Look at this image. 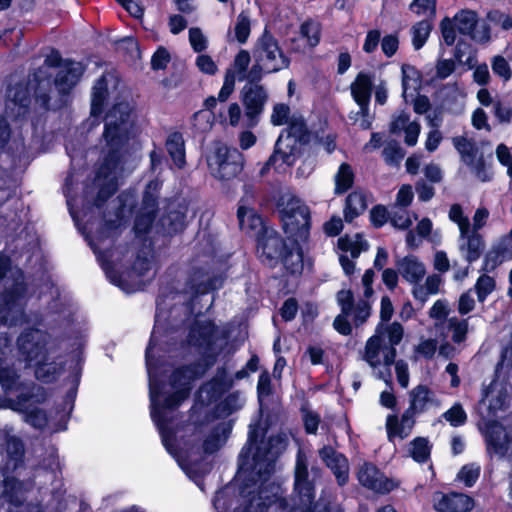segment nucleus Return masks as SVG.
<instances>
[{
	"label": "nucleus",
	"instance_id": "obj_1",
	"mask_svg": "<svg viewBox=\"0 0 512 512\" xmlns=\"http://www.w3.org/2000/svg\"><path fill=\"white\" fill-rule=\"evenodd\" d=\"M168 335L159 331L156 325L152 331L146 349V367L149 377V398L151 418L158 428L162 443L166 450L176 459L179 466L203 490L198 478L207 472V464H198L197 460L204 454L218 451L227 441L231 431L230 421L220 422L211 428H205L193 434V438L185 442L184 447H174V431L171 427L176 410L186 400L191 391V382L196 378L194 367L176 369L169 382H160L162 353L170 352Z\"/></svg>",
	"mask_w": 512,
	"mask_h": 512
},
{
	"label": "nucleus",
	"instance_id": "obj_2",
	"mask_svg": "<svg viewBox=\"0 0 512 512\" xmlns=\"http://www.w3.org/2000/svg\"><path fill=\"white\" fill-rule=\"evenodd\" d=\"M288 436L279 433L265 440V430L259 423L250 424L248 441L239 455V472L247 475L257 485L254 491L247 492L248 504L245 508L234 512H264L266 508L278 500L279 486L269 481L274 470L277 456L285 449ZM213 505L218 512H226L225 492L216 493Z\"/></svg>",
	"mask_w": 512,
	"mask_h": 512
},
{
	"label": "nucleus",
	"instance_id": "obj_3",
	"mask_svg": "<svg viewBox=\"0 0 512 512\" xmlns=\"http://www.w3.org/2000/svg\"><path fill=\"white\" fill-rule=\"evenodd\" d=\"M133 128L131 107L127 102L114 105L105 117L103 133L107 152L93 181L92 187L87 188L86 199L94 200V205L100 207L119 185V181L127 175L132 167L128 165L123 147L130 138Z\"/></svg>",
	"mask_w": 512,
	"mask_h": 512
},
{
	"label": "nucleus",
	"instance_id": "obj_4",
	"mask_svg": "<svg viewBox=\"0 0 512 512\" xmlns=\"http://www.w3.org/2000/svg\"><path fill=\"white\" fill-rule=\"evenodd\" d=\"M0 384L6 392L21 391L15 399L5 400V407L24 414V420L31 426L43 429L48 423L46 413L34 407L44 402L47 394L44 388L35 384L27 385L20 381L16 369L17 360L11 349V341L7 337H0Z\"/></svg>",
	"mask_w": 512,
	"mask_h": 512
},
{
	"label": "nucleus",
	"instance_id": "obj_5",
	"mask_svg": "<svg viewBox=\"0 0 512 512\" xmlns=\"http://www.w3.org/2000/svg\"><path fill=\"white\" fill-rule=\"evenodd\" d=\"M160 188L161 182L159 180H152L147 184L141 207L135 218L134 231L139 238L153 230L157 234L172 235L184 228V209L181 207L176 209L174 204L170 205L166 215L156 224H153L157 208V195Z\"/></svg>",
	"mask_w": 512,
	"mask_h": 512
},
{
	"label": "nucleus",
	"instance_id": "obj_6",
	"mask_svg": "<svg viewBox=\"0 0 512 512\" xmlns=\"http://www.w3.org/2000/svg\"><path fill=\"white\" fill-rule=\"evenodd\" d=\"M403 334L402 325L394 322L379 326L366 343L364 360L374 369L383 366V370L378 371V377L386 383L391 381L390 366L395 362V346L401 342Z\"/></svg>",
	"mask_w": 512,
	"mask_h": 512
},
{
	"label": "nucleus",
	"instance_id": "obj_7",
	"mask_svg": "<svg viewBox=\"0 0 512 512\" xmlns=\"http://www.w3.org/2000/svg\"><path fill=\"white\" fill-rule=\"evenodd\" d=\"M119 201L121 203L118 213H117V221L116 222H106L103 230H101L95 237L86 235V238L89 242V245L93 249L94 253L97 255V259L100 262L103 270L106 273L107 278L111 283L120 287L122 290L127 291L124 283L121 279V276H118L114 271L112 266V257L113 253L109 250H106L105 241L109 238L113 239L117 233L118 228L121 226L122 219L125 216L126 210H130L131 206L134 203L133 195L130 194H122L119 196Z\"/></svg>",
	"mask_w": 512,
	"mask_h": 512
},
{
	"label": "nucleus",
	"instance_id": "obj_8",
	"mask_svg": "<svg viewBox=\"0 0 512 512\" xmlns=\"http://www.w3.org/2000/svg\"><path fill=\"white\" fill-rule=\"evenodd\" d=\"M252 55L255 62L250 69L252 80H259L262 72H278L289 66V59L283 54L277 40L267 31L257 39Z\"/></svg>",
	"mask_w": 512,
	"mask_h": 512
},
{
	"label": "nucleus",
	"instance_id": "obj_9",
	"mask_svg": "<svg viewBox=\"0 0 512 512\" xmlns=\"http://www.w3.org/2000/svg\"><path fill=\"white\" fill-rule=\"evenodd\" d=\"M228 337L226 327L198 319L189 331L188 343L197 347L206 357L215 358L227 346Z\"/></svg>",
	"mask_w": 512,
	"mask_h": 512
},
{
	"label": "nucleus",
	"instance_id": "obj_10",
	"mask_svg": "<svg viewBox=\"0 0 512 512\" xmlns=\"http://www.w3.org/2000/svg\"><path fill=\"white\" fill-rule=\"evenodd\" d=\"M448 217L458 226L459 237L457 244L461 256L468 263L477 261L485 248L483 236L479 232L471 230L470 220L464 214L459 204H453L450 207Z\"/></svg>",
	"mask_w": 512,
	"mask_h": 512
},
{
	"label": "nucleus",
	"instance_id": "obj_11",
	"mask_svg": "<svg viewBox=\"0 0 512 512\" xmlns=\"http://www.w3.org/2000/svg\"><path fill=\"white\" fill-rule=\"evenodd\" d=\"M207 165L214 178L231 180L241 172L243 156L236 148L217 143L207 156Z\"/></svg>",
	"mask_w": 512,
	"mask_h": 512
},
{
	"label": "nucleus",
	"instance_id": "obj_12",
	"mask_svg": "<svg viewBox=\"0 0 512 512\" xmlns=\"http://www.w3.org/2000/svg\"><path fill=\"white\" fill-rule=\"evenodd\" d=\"M30 484H25L8 475L7 469L0 470V494L10 503L7 512H60L54 502L42 508L38 505H23Z\"/></svg>",
	"mask_w": 512,
	"mask_h": 512
},
{
	"label": "nucleus",
	"instance_id": "obj_13",
	"mask_svg": "<svg viewBox=\"0 0 512 512\" xmlns=\"http://www.w3.org/2000/svg\"><path fill=\"white\" fill-rule=\"evenodd\" d=\"M18 351L28 365L46 360L48 354H53L55 347L50 335L39 329H29L21 333L17 340Z\"/></svg>",
	"mask_w": 512,
	"mask_h": 512
},
{
	"label": "nucleus",
	"instance_id": "obj_14",
	"mask_svg": "<svg viewBox=\"0 0 512 512\" xmlns=\"http://www.w3.org/2000/svg\"><path fill=\"white\" fill-rule=\"evenodd\" d=\"M285 232L295 241L305 239L310 228V210L298 198L292 197L281 210Z\"/></svg>",
	"mask_w": 512,
	"mask_h": 512
},
{
	"label": "nucleus",
	"instance_id": "obj_15",
	"mask_svg": "<svg viewBox=\"0 0 512 512\" xmlns=\"http://www.w3.org/2000/svg\"><path fill=\"white\" fill-rule=\"evenodd\" d=\"M308 476V460L305 453L299 449L295 465V491L299 496L300 505L294 507L291 512H314V486Z\"/></svg>",
	"mask_w": 512,
	"mask_h": 512
},
{
	"label": "nucleus",
	"instance_id": "obj_16",
	"mask_svg": "<svg viewBox=\"0 0 512 512\" xmlns=\"http://www.w3.org/2000/svg\"><path fill=\"white\" fill-rule=\"evenodd\" d=\"M26 288L23 282H16L12 290L0 296V323L15 326L24 319L23 299Z\"/></svg>",
	"mask_w": 512,
	"mask_h": 512
},
{
	"label": "nucleus",
	"instance_id": "obj_17",
	"mask_svg": "<svg viewBox=\"0 0 512 512\" xmlns=\"http://www.w3.org/2000/svg\"><path fill=\"white\" fill-rule=\"evenodd\" d=\"M455 149L461 156V160L470 168L471 172L482 182L490 181L492 171L484 162L483 156L478 153L475 142L464 136L453 138Z\"/></svg>",
	"mask_w": 512,
	"mask_h": 512
},
{
	"label": "nucleus",
	"instance_id": "obj_18",
	"mask_svg": "<svg viewBox=\"0 0 512 512\" xmlns=\"http://www.w3.org/2000/svg\"><path fill=\"white\" fill-rule=\"evenodd\" d=\"M304 131V123L302 121L294 123L287 133H281L275 145V152L270 157L268 165H276L280 160L282 163L292 165L295 161L297 151V136Z\"/></svg>",
	"mask_w": 512,
	"mask_h": 512
},
{
	"label": "nucleus",
	"instance_id": "obj_19",
	"mask_svg": "<svg viewBox=\"0 0 512 512\" xmlns=\"http://www.w3.org/2000/svg\"><path fill=\"white\" fill-rule=\"evenodd\" d=\"M267 97L265 89L258 84L251 82L244 87L243 103L245 106V116L243 118V126L251 128L257 125Z\"/></svg>",
	"mask_w": 512,
	"mask_h": 512
},
{
	"label": "nucleus",
	"instance_id": "obj_20",
	"mask_svg": "<svg viewBox=\"0 0 512 512\" xmlns=\"http://www.w3.org/2000/svg\"><path fill=\"white\" fill-rule=\"evenodd\" d=\"M453 21L459 33L469 35L478 42H484L490 38V30L486 23L479 22L477 15L472 10H461Z\"/></svg>",
	"mask_w": 512,
	"mask_h": 512
},
{
	"label": "nucleus",
	"instance_id": "obj_21",
	"mask_svg": "<svg viewBox=\"0 0 512 512\" xmlns=\"http://www.w3.org/2000/svg\"><path fill=\"white\" fill-rule=\"evenodd\" d=\"M60 63V56L57 52H52L46 57L44 64L39 67L32 75V79L29 80L30 89L34 91L37 101L41 102V105L46 106L49 97L45 93V89L50 85V73L49 68L58 66Z\"/></svg>",
	"mask_w": 512,
	"mask_h": 512
},
{
	"label": "nucleus",
	"instance_id": "obj_22",
	"mask_svg": "<svg viewBox=\"0 0 512 512\" xmlns=\"http://www.w3.org/2000/svg\"><path fill=\"white\" fill-rule=\"evenodd\" d=\"M433 507L437 512H470L474 508V500L463 493L435 492L432 497Z\"/></svg>",
	"mask_w": 512,
	"mask_h": 512
},
{
	"label": "nucleus",
	"instance_id": "obj_23",
	"mask_svg": "<svg viewBox=\"0 0 512 512\" xmlns=\"http://www.w3.org/2000/svg\"><path fill=\"white\" fill-rule=\"evenodd\" d=\"M487 450L490 454L503 457L507 454L512 444V437L504 427L496 421H489L483 429Z\"/></svg>",
	"mask_w": 512,
	"mask_h": 512
},
{
	"label": "nucleus",
	"instance_id": "obj_24",
	"mask_svg": "<svg viewBox=\"0 0 512 512\" xmlns=\"http://www.w3.org/2000/svg\"><path fill=\"white\" fill-rule=\"evenodd\" d=\"M358 480L366 488L381 494L389 493L397 483L387 478L373 464L364 463L358 471Z\"/></svg>",
	"mask_w": 512,
	"mask_h": 512
},
{
	"label": "nucleus",
	"instance_id": "obj_25",
	"mask_svg": "<svg viewBox=\"0 0 512 512\" xmlns=\"http://www.w3.org/2000/svg\"><path fill=\"white\" fill-rule=\"evenodd\" d=\"M84 67L80 62L66 61L60 65L54 80V85L59 93H69L79 82Z\"/></svg>",
	"mask_w": 512,
	"mask_h": 512
},
{
	"label": "nucleus",
	"instance_id": "obj_26",
	"mask_svg": "<svg viewBox=\"0 0 512 512\" xmlns=\"http://www.w3.org/2000/svg\"><path fill=\"white\" fill-rule=\"evenodd\" d=\"M319 454L327 467L335 475L338 484L341 486L346 484L349 478V464L347 458L329 446L323 447Z\"/></svg>",
	"mask_w": 512,
	"mask_h": 512
},
{
	"label": "nucleus",
	"instance_id": "obj_27",
	"mask_svg": "<svg viewBox=\"0 0 512 512\" xmlns=\"http://www.w3.org/2000/svg\"><path fill=\"white\" fill-rule=\"evenodd\" d=\"M414 424L415 420L409 410L400 419L395 415H388L385 424L388 440L393 442L395 438L405 439L411 434Z\"/></svg>",
	"mask_w": 512,
	"mask_h": 512
},
{
	"label": "nucleus",
	"instance_id": "obj_28",
	"mask_svg": "<svg viewBox=\"0 0 512 512\" xmlns=\"http://www.w3.org/2000/svg\"><path fill=\"white\" fill-rule=\"evenodd\" d=\"M30 89L22 84L10 87L7 92L6 112L9 117H20L26 113Z\"/></svg>",
	"mask_w": 512,
	"mask_h": 512
},
{
	"label": "nucleus",
	"instance_id": "obj_29",
	"mask_svg": "<svg viewBox=\"0 0 512 512\" xmlns=\"http://www.w3.org/2000/svg\"><path fill=\"white\" fill-rule=\"evenodd\" d=\"M285 244L274 231H265V235L258 241V253L261 258L269 261L281 260L284 255Z\"/></svg>",
	"mask_w": 512,
	"mask_h": 512
},
{
	"label": "nucleus",
	"instance_id": "obj_30",
	"mask_svg": "<svg viewBox=\"0 0 512 512\" xmlns=\"http://www.w3.org/2000/svg\"><path fill=\"white\" fill-rule=\"evenodd\" d=\"M440 401L438 400L434 391L425 385H418L410 392V407L409 411L412 413H421L431 407H438Z\"/></svg>",
	"mask_w": 512,
	"mask_h": 512
},
{
	"label": "nucleus",
	"instance_id": "obj_31",
	"mask_svg": "<svg viewBox=\"0 0 512 512\" xmlns=\"http://www.w3.org/2000/svg\"><path fill=\"white\" fill-rule=\"evenodd\" d=\"M399 274L413 286L421 282L426 274V267L416 256L408 255L396 261Z\"/></svg>",
	"mask_w": 512,
	"mask_h": 512
},
{
	"label": "nucleus",
	"instance_id": "obj_32",
	"mask_svg": "<svg viewBox=\"0 0 512 512\" xmlns=\"http://www.w3.org/2000/svg\"><path fill=\"white\" fill-rule=\"evenodd\" d=\"M372 91V79L369 75L360 73L351 84V94L360 107V112L367 115Z\"/></svg>",
	"mask_w": 512,
	"mask_h": 512
},
{
	"label": "nucleus",
	"instance_id": "obj_33",
	"mask_svg": "<svg viewBox=\"0 0 512 512\" xmlns=\"http://www.w3.org/2000/svg\"><path fill=\"white\" fill-rule=\"evenodd\" d=\"M239 226L246 232H255L259 234L263 230L262 218L255 212L254 209L248 207L244 200L240 201L237 211Z\"/></svg>",
	"mask_w": 512,
	"mask_h": 512
},
{
	"label": "nucleus",
	"instance_id": "obj_34",
	"mask_svg": "<svg viewBox=\"0 0 512 512\" xmlns=\"http://www.w3.org/2000/svg\"><path fill=\"white\" fill-rule=\"evenodd\" d=\"M442 278L438 274H431L426 277L424 283L417 282L412 288L413 297L423 306L428 298L440 291Z\"/></svg>",
	"mask_w": 512,
	"mask_h": 512
},
{
	"label": "nucleus",
	"instance_id": "obj_35",
	"mask_svg": "<svg viewBox=\"0 0 512 512\" xmlns=\"http://www.w3.org/2000/svg\"><path fill=\"white\" fill-rule=\"evenodd\" d=\"M165 146L174 166L178 169L184 168L186 158L183 135L180 132L171 133L166 139Z\"/></svg>",
	"mask_w": 512,
	"mask_h": 512
},
{
	"label": "nucleus",
	"instance_id": "obj_36",
	"mask_svg": "<svg viewBox=\"0 0 512 512\" xmlns=\"http://www.w3.org/2000/svg\"><path fill=\"white\" fill-rule=\"evenodd\" d=\"M506 398L507 393L503 385L497 381H493L485 390L482 402L488 406L492 414H495L503 408Z\"/></svg>",
	"mask_w": 512,
	"mask_h": 512
},
{
	"label": "nucleus",
	"instance_id": "obj_37",
	"mask_svg": "<svg viewBox=\"0 0 512 512\" xmlns=\"http://www.w3.org/2000/svg\"><path fill=\"white\" fill-rule=\"evenodd\" d=\"M250 61L251 56L249 52L246 50H240L234 58L232 67L228 69L226 73H232L235 80L244 81L248 79L250 82H253L254 80L250 78V70L247 71Z\"/></svg>",
	"mask_w": 512,
	"mask_h": 512
},
{
	"label": "nucleus",
	"instance_id": "obj_38",
	"mask_svg": "<svg viewBox=\"0 0 512 512\" xmlns=\"http://www.w3.org/2000/svg\"><path fill=\"white\" fill-rule=\"evenodd\" d=\"M107 95V82L104 76L100 77L92 89L91 116L98 117L103 110V104Z\"/></svg>",
	"mask_w": 512,
	"mask_h": 512
},
{
	"label": "nucleus",
	"instance_id": "obj_39",
	"mask_svg": "<svg viewBox=\"0 0 512 512\" xmlns=\"http://www.w3.org/2000/svg\"><path fill=\"white\" fill-rule=\"evenodd\" d=\"M366 200L361 192H353L346 199L344 210L345 220L351 222L354 218L362 214L366 209Z\"/></svg>",
	"mask_w": 512,
	"mask_h": 512
},
{
	"label": "nucleus",
	"instance_id": "obj_40",
	"mask_svg": "<svg viewBox=\"0 0 512 512\" xmlns=\"http://www.w3.org/2000/svg\"><path fill=\"white\" fill-rule=\"evenodd\" d=\"M338 246L342 251L349 252L353 259L357 258L362 251L368 249L367 241L360 234H355L352 237H341L338 240Z\"/></svg>",
	"mask_w": 512,
	"mask_h": 512
},
{
	"label": "nucleus",
	"instance_id": "obj_41",
	"mask_svg": "<svg viewBox=\"0 0 512 512\" xmlns=\"http://www.w3.org/2000/svg\"><path fill=\"white\" fill-rule=\"evenodd\" d=\"M401 70L403 96L406 98L408 94L412 95L420 87V74L413 66L407 64H404Z\"/></svg>",
	"mask_w": 512,
	"mask_h": 512
},
{
	"label": "nucleus",
	"instance_id": "obj_42",
	"mask_svg": "<svg viewBox=\"0 0 512 512\" xmlns=\"http://www.w3.org/2000/svg\"><path fill=\"white\" fill-rule=\"evenodd\" d=\"M432 30V24L424 19L412 25L410 29L412 45L415 50H420L427 42Z\"/></svg>",
	"mask_w": 512,
	"mask_h": 512
},
{
	"label": "nucleus",
	"instance_id": "obj_43",
	"mask_svg": "<svg viewBox=\"0 0 512 512\" xmlns=\"http://www.w3.org/2000/svg\"><path fill=\"white\" fill-rule=\"evenodd\" d=\"M52 354H48L46 360L35 362V376L43 382H52L58 374V365L52 361Z\"/></svg>",
	"mask_w": 512,
	"mask_h": 512
},
{
	"label": "nucleus",
	"instance_id": "obj_44",
	"mask_svg": "<svg viewBox=\"0 0 512 512\" xmlns=\"http://www.w3.org/2000/svg\"><path fill=\"white\" fill-rule=\"evenodd\" d=\"M192 282V287L195 289V292L199 294H204L209 292L210 290H215L221 287L222 278H212L207 273H195L192 278Z\"/></svg>",
	"mask_w": 512,
	"mask_h": 512
},
{
	"label": "nucleus",
	"instance_id": "obj_45",
	"mask_svg": "<svg viewBox=\"0 0 512 512\" xmlns=\"http://www.w3.org/2000/svg\"><path fill=\"white\" fill-rule=\"evenodd\" d=\"M469 318L459 319L456 316L447 319V328L451 332V339L454 343L460 344L466 340L468 333Z\"/></svg>",
	"mask_w": 512,
	"mask_h": 512
},
{
	"label": "nucleus",
	"instance_id": "obj_46",
	"mask_svg": "<svg viewBox=\"0 0 512 512\" xmlns=\"http://www.w3.org/2000/svg\"><path fill=\"white\" fill-rule=\"evenodd\" d=\"M354 173L350 165L342 163L335 175V193L346 192L353 184Z\"/></svg>",
	"mask_w": 512,
	"mask_h": 512
},
{
	"label": "nucleus",
	"instance_id": "obj_47",
	"mask_svg": "<svg viewBox=\"0 0 512 512\" xmlns=\"http://www.w3.org/2000/svg\"><path fill=\"white\" fill-rule=\"evenodd\" d=\"M243 404L244 397L240 392L231 393L218 404L217 413L219 416H228L239 410Z\"/></svg>",
	"mask_w": 512,
	"mask_h": 512
},
{
	"label": "nucleus",
	"instance_id": "obj_48",
	"mask_svg": "<svg viewBox=\"0 0 512 512\" xmlns=\"http://www.w3.org/2000/svg\"><path fill=\"white\" fill-rule=\"evenodd\" d=\"M285 268L291 274L300 273L303 269V254L298 246L292 247L281 258Z\"/></svg>",
	"mask_w": 512,
	"mask_h": 512
},
{
	"label": "nucleus",
	"instance_id": "obj_49",
	"mask_svg": "<svg viewBox=\"0 0 512 512\" xmlns=\"http://www.w3.org/2000/svg\"><path fill=\"white\" fill-rule=\"evenodd\" d=\"M410 456L418 463H423L430 456V446L426 438H415L409 446Z\"/></svg>",
	"mask_w": 512,
	"mask_h": 512
},
{
	"label": "nucleus",
	"instance_id": "obj_50",
	"mask_svg": "<svg viewBox=\"0 0 512 512\" xmlns=\"http://www.w3.org/2000/svg\"><path fill=\"white\" fill-rule=\"evenodd\" d=\"M496 282L492 276L487 274L481 275L474 286L477 299L480 303H483L486 298L495 290Z\"/></svg>",
	"mask_w": 512,
	"mask_h": 512
},
{
	"label": "nucleus",
	"instance_id": "obj_51",
	"mask_svg": "<svg viewBox=\"0 0 512 512\" xmlns=\"http://www.w3.org/2000/svg\"><path fill=\"white\" fill-rule=\"evenodd\" d=\"M390 223L398 229H408L412 224L410 212L405 208L393 206L389 213Z\"/></svg>",
	"mask_w": 512,
	"mask_h": 512
},
{
	"label": "nucleus",
	"instance_id": "obj_52",
	"mask_svg": "<svg viewBox=\"0 0 512 512\" xmlns=\"http://www.w3.org/2000/svg\"><path fill=\"white\" fill-rule=\"evenodd\" d=\"M449 304L445 299H438L429 310V317L434 319L436 329L443 325L449 315Z\"/></svg>",
	"mask_w": 512,
	"mask_h": 512
},
{
	"label": "nucleus",
	"instance_id": "obj_53",
	"mask_svg": "<svg viewBox=\"0 0 512 512\" xmlns=\"http://www.w3.org/2000/svg\"><path fill=\"white\" fill-rule=\"evenodd\" d=\"M301 36L305 38L310 47H314L320 40V26L317 22L306 21L301 25Z\"/></svg>",
	"mask_w": 512,
	"mask_h": 512
},
{
	"label": "nucleus",
	"instance_id": "obj_54",
	"mask_svg": "<svg viewBox=\"0 0 512 512\" xmlns=\"http://www.w3.org/2000/svg\"><path fill=\"white\" fill-rule=\"evenodd\" d=\"M444 419L453 427H459L466 423L467 414L463 407L456 403L443 414Z\"/></svg>",
	"mask_w": 512,
	"mask_h": 512
},
{
	"label": "nucleus",
	"instance_id": "obj_55",
	"mask_svg": "<svg viewBox=\"0 0 512 512\" xmlns=\"http://www.w3.org/2000/svg\"><path fill=\"white\" fill-rule=\"evenodd\" d=\"M409 8L418 16H424L426 18L434 17L436 2L435 0H413Z\"/></svg>",
	"mask_w": 512,
	"mask_h": 512
},
{
	"label": "nucleus",
	"instance_id": "obj_56",
	"mask_svg": "<svg viewBox=\"0 0 512 512\" xmlns=\"http://www.w3.org/2000/svg\"><path fill=\"white\" fill-rule=\"evenodd\" d=\"M234 31L239 43L243 44L247 41L250 35V20L244 12L238 15Z\"/></svg>",
	"mask_w": 512,
	"mask_h": 512
},
{
	"label": "nucleus",
	"instance_id": "obj_57",
	"mask_svg": "<svg viewBox=\"0 0 512 512\" xmlns=\"http://www.w3.org/2000/svg\"><path fill=\"white\" fill-rule=\"evenodd\" d=\"M213 113L209 110H200L193 116V126L199 132H206L211 129L213 124Z\"/></svg>",
	"mask_w": 512,
	"mask_h": 512
},
{
	"label": "nucleus",
	"instance_id": "obj_58",
	"mask_svg": "<svg viewBox=\"0 0 512 512\" xmlns=\"http://www.w3.org/2000/svg\"><path fill=\"white\" fill-rule=\"evenodd\" d=\"M480 474V466L469 464L462 467L458 473V479L464 482L467 487H471L477 481Z\"/></svg>",
	"mask_w": 512,
	"mask_h": 512
},
{
	"label": "nucleus",
	"instance_id": "obj_59",
	"mask_svg": "<svg viewBox=\"0 0 512 512\" xmlns=\"http://www.w3.org/2000/svg\"><path fill=\"white\" fill-rule=\"evenodd\" d=\"M455 59L459 64L473 68L476 64L475 55L471 52L470 47L466 44H458L455 49Z\"/></svg>",
	"mask_w": 512,
	"mask_h": 512
},
{
	"label": "nucleus",
	"instance_id": "obj_60",
	"mask_svg": "<svg viewBox=\"0 0 512 512\" xmlns=\"http://www.w3.org/2000/svg\"><path fill=\"white\" fill-rule=\"evenodd\" d=\"M491 66L494 74L501 77L505 82L510 80L512 75L510 65L504 57L500 55L493 57Z\"/></svg>",
	"mask_w": 512,
	"mask_h": 512
},
{
	"label": "nucleus",
	"instance_id": "obj_61",
	"mask_svg": "<svg viewBox=\"0 0 512 512\" xmlns=\"http://www.w3.org/2000/svg\"><path fill=\"white\" fill-rule=\"evenodd\" d=\"M351 316L356 326L363 324L370 316V304L368 301L361 300L353 306Z\"/></svg>",
	"mask_w": 512,
	"mask_h": 512
},
{
	"label": "nucleus",
	"instance_id": "obj_62",
	"mask_svg": "<svg viewBox=\"0 0 512 512\" xmlns=\"http://www.w3.org/2000/svg\"><path fill=\"white\" fill-rule=\"evenodd\" d=\"M399 48V34L397 32L385 35L381 40V50L388 58L394 56Z\"/></svg>",
	"mask_w": 512,
	"mask_h": 512
},
{
	"label": "nucleus",
	"instance_id": "obj_63",
	"mask_svg": "<svg viewBox=\"0 0 512 512\" xmlns=\"http://www.w3.org/2000/svg\"><path fill=\"white\" fill-rule=\"evenodd\" d=\"M386 163L398 165L404 157L402 148L397 143H389L383 150Z\"/></svg>",
	"mask_w": 512,
	"mask_h": 512
},
{
	"label": "nucleus",
	"instance_id": "obj_64",
	"mask_svg": "<svg viewBox=\"0 0 512 512\" xmlns=\"http://www.w3.org/2000/svg\"><path fill=\"white\" fill-rule=\"evenodd\" d=\"M189 43L192 49L197 53L207 48V38L202 33L201 29L197 27L189 29Z\"/></svg>",
	"mask_w": 512,
	"mask_h": 512
}]
</instances>
